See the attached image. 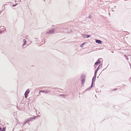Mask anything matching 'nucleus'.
<instances>
[{
    "instance_id": "4be33fe9",
    "label": "nucleus",
    "mask_w": 131,
    "mask_h": 131,
    "mask_svg": "<svg viewBox=\"0 0 131 131\" xmlns=\"http://www.w3.org/2000/svg\"><path fill=\"white\" fill-rule=\"evenodd\" d=\"M89 18L90 19H91V17L90 15H89Z\"/></svg>"
},
{
    "instance_id": "f03ea898",
    "label": "nucleus",
    "mask_w": 131,
    "mask_h": 131,
    "mask_svg": "<svg viewBox=\"0 0 131 131\" xmlns=\"http://www.w3.org/2000/svg\"><path fill=\"white\" fill-rule=\"evenodd\" d=\"M54 32V28L46 32V33L47 34H52Z\"/></svg>"
},
{
    "instance_id": "2eb2a0df",
    "label": "nucleus",
    "mask_w": 131,
    "mask_h": 131,
    "mask_svg": "<svg viewBox=\"0 0 131 131\" xmlns=\"http://www.w3.org/2000/svg\"><path fill=\"white\" fill-rule=\"evenodd\" d=\"M59 29V27H56L54 28V30L56 31V29Z\"/></svg>"
},
{
    "instance_id": "c756f323",
    "label": "nucleus",
    "mask_w": 131,
    "mask_h": 131,
    "mask_svg": "<svg viewBox=\"0 0 131 131\" xmlns=\"http://www.w3.org/2000/svg\"><path fill=\"white\" fill-rule=\"evenodd\" d=\"M112 10L113 11H114V10Z\"/></svg>"
},
{
    "instance_id": "4468645a",
    "label": "nucleus",
    "mask_w": 131,
    "mask_h": 131,
    "mask_svg": "<svg viewBox=\"0 0 131 131\" xmlns=\"http://www.w3.org/2000/svg\"><path fill=\"white\" fill-rule=\"evenodd\" d=\"M97 71H97L96 70L95 71V73H94V75H95V76H96V74H97Z\"/></svg>"
},
{
    "instance_id": "9b49d317",
    "label": "nucleus",
    "mask_w": 131,
    "mask_h": 131,
    "mask_svg": "<svg viewBox=\"0 0 131 131\" xmlns=\"http://www.w3.org/2000/svg\"><path fill=\"white\" fill-rule=\"evenodd\" d=\"M83 36H85V37L83 36V37L84 38H89L91 36L90 35H83Z\"/></svg>"
},
{
    "instance_id": "6ab92c4d",
    "label": "nucleus",
    "mask_w": 131,
    "mask_h": 131,
    "mask_svg": "<svg viewBox=\"0 0 131 131\" xmlns=\"http://www.w3.org/2000/svg\"><path fill=\"white\" fill-rule=\"evenodd\" d=\"M27 122V121H26L24 122V123L23 124V125H24Z\"/></svg>"
},
{
    "instance_id": "7ed1b4c3",
    "label": "nucleus",
    "mask_w": 131,
    "mask_h": 131,
    "mask_svg": "<svg viewBox=\"0 0 131 131\" xmlns=\"http://www.w3.org/2000/svg\"><path fill=\"white\" fill-rule=\"evenodd\" d=\"M85 76L84 75L82 76L81 79V82L82 84H83L85 82Z\"/></svg>"
},
{
    "instance_id": "c85d7f7f",
    "label": "nucleus",
    "mask_w": 131,
    "mask_h": 131,
    "mask_svg": "<svg viewBox=\"0 0 131 131\" xmlns=\"http://www.w3.org/2000/svg\"><path fill=\"white\" fill-rule=\"evenodd\" d=\"M112 10L113 11H114V10Z\"/></svg>"
},
{
    "instance_id": "a211bd4d",
    "label": "nucleus",
    "mask_w": 131,
    "mask_h": 131,
    "mask_svg": "<svg viewBox=\"0 0 131 131\" xmlns=\"http://www.w3.org/2000/svg\"><path fill=\"white\" fill-rule=\"evenodd\" d=\"M26 121H27V122L29 121H31V120H30V118L27 119Z\"/></svg>"
},
{
    "instance_id": "cd10ccee",
    "label": "nucleus",
    "mask_w": 131,
    "mask_h": 131,
    "mask_svg": "<svg viewBox=\"0 0 131 131\" xmlns=\"http://www.w3.org/2000/svg\"><path fill=\"white\" fill-rule=\"evenodd\" d=\"M130 79H131V77H130Z\"/></svg>"
},
{
    "instance_id": "ddd939ff",
    "label": "nucleus",
    "mask_w": 131,
    "mask_h": 131,
    "mask_svg": "<svg viewBox=\"0 0 131 131\" xmlns=\"http://www.w3.org/2000/svg\"><path fill=\"white\" fill-rule=\"evenodd\" d=\"M6 130L5 128V127H3L2 129H1V131H5Z\"/></svg>"
},
{
    "instance_id": "0eeeda50",
    "label": "nucleus",
    "mask_w": 131,
    "mask_h": 131,
    "mask_svg": "<svg viewBox=\"0 0 131 131\" xmlns=\"http://www.w3.org/2000/svg\"><path fill=\"white\" fill-rule=\"evenodd\" d=\"M96 76L94 75V77H93L92 80V83L93 84L94 81H95L96 79Z\"/></svg>"
},
{
    "instance_id": "412c9836",
    "label": "nucleus",
    "mask_w": 131,
    "mask_h": 131,
    "mask_svg": "<svg viewBox=\"0 0 131 131\" xmlns=\"http://www.w3.org/2000/svg\"><path fill=\"white\" fill-rule=\"evenodd\" d=\"M17 4H16L15 5H13L12 6L13 7H14V6H15L17 5Z\"/></svg>"
},
{
    "instance_id": "b1692460",
    "label": "nucleus",
    "mask_w": 131,
    "mask_h": 131,
    "mask_svg": "<svg viewBox=\"0 0 131 131\" xmlns=\"http://www.w3.org/2000/svg\"><path fill=\"white\" fill-rule=\"evenodd\" d=\"M1 129H2V128H1V127H0V131H1Z\"/></svg>"
},
{
    "instance_id": "423d86ee",
    "label": "nucleus",
    "mask_w": 131,
    "mask_h": 131,
    "mask_svg": "<svg viewBox=\"0 0 131 131\" xmlns=\"http://www.w3.org/2000/svg\"><path fill=\"white\" fill-rule=\"evenodd\" d=\"M95 42L96 43L99 44H101L102 42L101 40L98 39H96Z\"/></svg>"
},
{
    "instance_id": "aec40b11",
    "label": "nucleus",
    "mask_w": 131,
    "mask_h": 131,
    "mask_svg": "<svg viewBox=\"0 0 131 131\" xmlns=\"http://www.w3.org/2000/svg\"><path fill=\"white\" fill-rule=\"evenodd\" d=\"M4 27V26H1L0 27V28L2 29H4L3 28Z\"/></svg>"
},
{
    "instance_id": "f3484780",
    "label": "nucleus",
    "mask_w": 131,
    "mask_h": 131,
    "mask_svg": "<svg viewBox=\"0 0 131 131\" xmlns=\"http://www.w3.org/2000/svg\"><path fill=\"white\" fill-rule=\"evenodd\" d=\"M65 31L68 33H69L70 32H71V31H70V30L69 29V30H67L66 29Z\"/></svg>"
},
{
    "instance_id": "7c9ffc66",
    "label": "nucleus",
    "mask_w": 131,
    "mask_h": 131,
    "mask_svg": "<svg viewBox=\"0 0 131 131\" xmlns=\"http://www.w3.org/2000/svg\"><path fill=\"white\" fill-rule=\"evenodd\" d=\"M112 10L113 11H114V10Z\"/></svg>"
},
{
    "instance_id": "1a4fd4ad",
    "label": "nucleus",
    "mask_w": 131,
    "mask_h": 131,
    "mask_svg": "<svg viewBox=\"0 0 131 131\" xmlns=\"http://www.w3.org/2000/svg\"><path fill=\"white\" fill-rule=\"evenodd\" d=\"M93 86V84L91 83V86L86 89V91H87L91 89Z\"/></svg>"
},
{
    "instance_id": "393cba45",
    "label": "nucleus",
    "mask_w": 131,
    "mask_h": 131,
    "mask_svg": "<svg viewBox=\"0 0 131 131\" xmlns=\"http://www.w3.org/2000/svg\"><path fill=\"white\" fill-rule=\"evenodd\" d=\"M2 11H1V10L0 11V14H1V12H2Z\"/></svg>"
},
{
    "instance_id": "f8f14e48",
    "label": "nucleus",
    "mask_w": 131,
    "mask_h": 131,
    "mask_svg": "<svg viewBox=\"0 0 131 131\" xmlns=\"http://www.w3.org/2000/svg\"><path fill=\"white\" fill-rule=\"evenodd\" d=\"M102 66V64H100L99 66L97 68V69H96V70L98 71V70H99V69L100 68V67H101V68Z\"/></svg>"
},
{
    "instance_id": "bb28decb",
    "label": "nucleus",
    "mask_w": 131,
    "mask_h": 131,
    "mask_svg": "<svg viewBox=\"0 0 131 131\" xmlns=\"http://www.w3.org/2000/svg\"><path fill=\"white\" fill-rule=\"evenodd\" d=\"M63 95H63H64V94H63V95Z\"/></svg>"
},
{
    "instance_id": "dca6fc26",
    "label": "nucleus",
    "mask_w": 131,
    "mask_h": 131,
    "mask_svg": "<svg viewBox=\"0 0 131 131\" xmlns=\"http://www.w3.org/2000/svg\"><path fill=\"white\" fill-rule=\"evenodd\" d=\"M85 43V42H84L83 43H82L80 46V47L81 48H82L83 47V46L84 45Z\"/></svg>"
},
{
    "instance_id": "f257e3e1",
    "label": "nucleus",
    "mask_w": 131,
    "mask_h": 131,
    "mask_svg": "<svg viewBox=\"0 0 131 131\" xmlns=\"http://www.w3.org/2000/svg\"><path fill=\"white\" fill-rule=\"evenodd\" d=\"M30 92V90L29 89H27L25 92V98H27L28 96V94H29Z\"/></svg>"
},
{
    "instance_id": "6e6552de",
    "label": "nucleus",
    "mask_w": 131,
    "mask_h": 131,
    "mask_svg": "<svg viewBox=\"0 0 131 131\" xmlns=\"http://www.w3.org/2000/svg\"><path fill=\"white\" fill-rule=\"evenodd\" d=\"M23 41L24 43H23V44L22 45L23 46L26 45L27 43V41L25 39H23Z\"/></svg>"
},
{
    "instance_id": "5701e85b",
    "label": "nucleus",
    "mask_w": 131,
    "mask_h": 131,
    "mask_svg": "<svg viewBox=\"0 0 131 131\" xmlns=\"http://www.w3.org/2000/svg\"><path fill=\"white\" fill-rule=\"evenodd\" d=\"M117 90V88H116V89H114V91H115V90Z\"/></svg>"
},
{
    "instance_id": "20e7f679",
    "label": "nucleus",
    "mask_w": 131,
    "mask_h": 131,
    "mask_svg": "<svg viewBox=\"0 0 131 131\" xmlns=\"http://www.w3.org/2000/svg\"><path fill=\"white\" fill-rule=\"evenodd\" d=\"M50 92V91L48 90V91L47 90H40V92H41L43 93H49V92Z\"/></svg>"
},
{
    "instance_id": "9d476101",
    "label": "nucleus",
    "mask_w": 131,
    "mask_h": 131,
    "mask_svg": "<svg viewBox=\"0 0 131 131\" xmlns=\"http://www.w3.org/2000/svg\"><path fill=\"white\" fill-rule=\"evenodd\" d=\"M37 117V116H34L33 117H30V119L31 121V120L33 119H35Z\"/></svg>"
},
{
    "instance_id": "a878e982",
    "label": "nucleus",
    "mask_w": 131,
    "mask_h": 131,
    "mask_svg": "<svg viewBox=\"0 0 131 131\" xmlns=\"http://www.w3.org/2000/svg\"><path fill=\"white\" fill-rule=\"evenodd\" d=\"M0 34H2V31H0Z\"/></svg>"
},
{
    "instance_id": "39448f33",
    "label": "nucleus",
    "mask_w": 131,
    "mask_h": 131,
    "mask_svg": "<svg viewBox=\"0 0 131 131\" xmlns=\"http://www.w3.org/2000/svg\"><path fill=\"white\" fill-rule=\"evenodd\" d=\"M101 59V58L99 59H98L97 61L94 64L95 65H97L99 63H100L101 62V61L100 60Z\"/></svg>"
}]
</instances>
